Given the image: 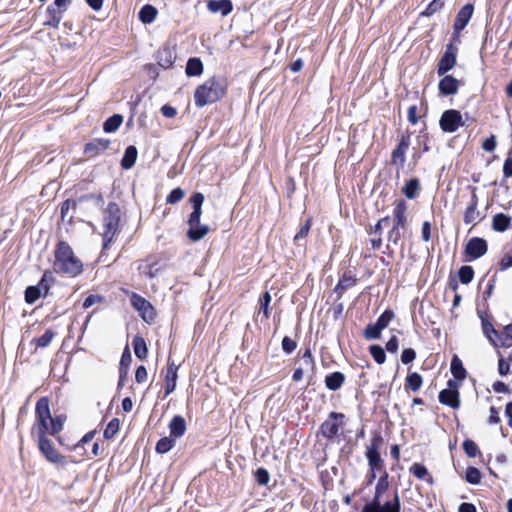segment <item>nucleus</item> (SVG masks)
<instances>
[{
    "instance_id": "f257e3e1",
    "label": "nucleus",
    "mask_w": 512,
    "mask_h": 512,
    "mask_svg": "<svg viewBox=\"0 0 512 512\" xmlns=\"http://www.w3.org/2000/svg\"><path fill=\"white\" fill-rule=\"evenodd\" d=\"M53 269L58 274L76 277L83 271V263L67 242L59 241L54 251Z\"/></svg>"
},
{
    "instance_id": "f03ea898",
    "label": "nucleus",
    "mask_w": 512,
    "mask_h": 512,
    "mask_svg": "<svg viewBox=\"0 0 512 512\" xmlns=\"http://www.w3.org/2000/svg\"><path fill=\"white\" fill-rule=\"evenodd\" d=\"M388 488V473L384 471L376 484L373 500L365 504L361 512H401V502L397 490H395L392 500L381 503L380 498Z\"/></svg>"
},
{
    "instance_id": "7ed1b4c3",
    "label": "nucleus",
    "mask_w": 512,
    "mask_h": 512,
    "mask_svg": "<svg viewBox=\"0 0 512 512\" xmlns=\"http://www.w3.org/2000/svg\"><path fill=\"white\" fill-rule=\"evenodd\" d=\"M227 83L222 77H211L198 86L194 93V101L197 107L215 103L226 94Z\"/></svg>"
},
{
    "instance_id": "20e7f679",
    "label": "nucleus",
    "mask_w": 512,
    "mask_h": 512,
    "mask_svg": "<svg viewBox=\"0 0 512 512\" xmlns=\"http://www.w3.org/2000/svg\"><path fill=\"white\" fill-rule=\"evenodd\" d=\"M120 208L115 202L108 203L103 211V248H107L119 230Z\"/></svg>"
},
{
    "instance_id": "39448f33",
    "label": "nucleus",
    "mask_w": 512,
    "mask_h": 512,
    "mask_svg": "<svg viewBox=\"0 0 512 512\" xmlns=\"http://www.w3.org/2000/svg\"><path fill=\"white\" fill-rule=\"evenodd\" d=\"M36 423L32 429V434L37 438L50 434V423L52 420L49 399L47 397L40 398L35 407Z\"/></svg>"
},
{
    "instance_id": "423d86ee",
    "label": "nucleus",
    "mask_w": 512,
    "mask_h": 512,
    "mask_svg": "<svg viewBox=\"0 0 512 512\" xmlns=\"http://www.w3.org/2000/svg\"><path fill=\"white\" fill-rule=\"evenodd\" d=\"M344 414L331 412L328 418L321 424L319 433L325 438L332 440L339 435L340 429L344 426Z\"/></svg>"
},
{
    "instance_id": "0eeeda50",
    "label": "nucleus",
    "mask_w": 512,
    "mask_h": 512,
    "mask_svg": "<svg viewBox=\"0 0 512 512\" xmlns=\"http://www.w3.org/2000/svg\"><path fill=\"white\" fill-rule=\"evenodd\" d=\"M38 448L47 461L50 463L65 466L67 464L65 456L61 455L54 447L52 441L47 436L37 438Z\"/></svg>"
},
{
    "instance_id": "6e6552de",
    "label": "nucleus",
    "mask_w": 512,
    "mask_h": 512,
    "mask_svg": "<svg viewBox=\"0 0 512 512\" xmlns=\"http://www.w3.org/2000/svg\"><path fill=\"white\" fill-rule=\"evenodd\" d=\"M131 305L138 311L140 317L147 323L154 321L156 312L154 307L149 301L137 293H132L130 296Z\"/></svg>"
},
{
    "instance_id": "1a4fd4ad",
    "label": "nucleus",
    "mask_w": 512,
    "mask_h": 512,
    "mask_svg": "<svg viewBox=\"0 0 512 512\" xmlns=\"http://www.w3.org/2000/svg\"><path fill=\"white\" fill-rule=\"evenodd\" d=\"M439 124L444 132L449 133L455 132L459 127L464 125L461 113L455 109L444 111Z\"/></svg>"
},
{
    "instance_id": "9d476101",
    "label": "nucleus",
    "mask_w": 512,
    "mask_h": 512,
    "mask_svg": "<svg viewBox=\"0 0 512 512\" xmlns=\"http://www.w3.org/2000/svg\"><path fill=\"white\" fill-rule=\"evenodd\" d=\"M458 49L453 44H448L446 50L437 65V74L439 76L445 75L448 71L454 68L457 63Z\"/></svg>"
},
{
    "instance_id": "9b49d317",
    "label": "nucleus",
    "mask_w": 512,
    "mask_h": 512,
    "mask_svg": "<svg viewBox=\"0 0 512 512\" xmlns=\"http://www.w3.org/2000/svg\"><path fill=\"white\" fill-rule=\"evenodd\" d=\"M488 246L485 239L480 237L471 238L465 246V254L469 260H475L487 253Z\"/></svg>"
},
{
    "instance_id": "f8f14e48",
    "label": "nucleus",
    "mask_w": 512,
    "mask_h": 512,
    "mask_svg": "<svg viewBox=\"0 0 512 512\" xmlns=\"http://www.w3.org/2000/svg\"><path fill=\"white\" fill-rule=\"evenodd\" d=\"M379 441V439L373 440L370 446L367 447V451L365 453L370 470L373 471H380L383 469V460L379 453Z\"/></svg>"
},
{
    "instance_id": "ddd939ff",
    "label": "nucleus",
    "mask_w": 512,
    "mask_h": 512,
    "mask_svg": "<svg viewBox=\"0 0 512 512\" xmlns=\"http://www.w3.org/2000/svg\"><path fill=\"white\" fill-rule=\"evenodd\" d=\"M410 146V135H402L397 147L392 152V164L402 168L405 163V155Z\"/></svg>"
},
{
    "instance_id": "4468645a",
    "label": "nucleus",
    "mask_w": 512,
    "mask_h": 512,
    "mask_svg": "<svg viewBox=\"0 0 512 512\" xmlns=\"http://www.w3.org/2000/svg\"><path fill=\"white\" fill-rule=\"evenodd\" d=\"M473 11L474 8L472 4H466L460 9L453 26L455 35H459V33L467 26L473 15Z\"/></svg>"
},
{
    "instance_id": "2eb2a0df",
    "label": "nucleus",
    "mask_w": 512,
    "mask_h": 512,
    "mask_svg": "<svg viewBox=\"0 0 512 512\" xmlns=\"http://www.w3.org/2000/svg\"><path fill=\"white\" fill-rule=\"evenodd\" d=\"M192 203L193 211L188 218V226L198 225L202 215V205L204 202V195L202 193H195L190 198Z\"/></svg>"
},
{
    "instance_id": "dca6fc26",
    "label": "nucleus",
    "mask_w": 512,
    "mask_h": 512,
    "mask_svg": "<svg viewBox=\"0 0 512 512\" xmlns=\"http://www.w3.org/2000/svg\"><path fill=\"white\" fill-rule=\"evenodd\" d=\"M394 221L393 225L403 230L408 227V218H407V204L404 200L400 199L396 202L394 211Z\"/></svg>"
},
{
    "instance_id": "f3484780",
    "label": "nucleus",
    "mask_w": 512,
    "mask_h": 512,
    "mask_svg": "<svg viewBox=\"0 0 512 512\" xmlns=\"http://www.w3.org/2000/svg\"><path fill=\"white\" fill-rule=\"evenodd\" d=\"M478 197L475 190L472 192L471 200L464 213V222L466 224H476L480 219V212L477 209Z\"/></svg>"
},
{
    "instance_id": "a211bd4d",
    "label": "nucleus",
    "mask_w": 512,
    "mask_h": 512,
    "mask_svg": "<svg viewBox=\"0 0 512 512\" xmlns=\"http://www.w3.org/2000/svg\"><path fill=\"white\" fill-rule=\"evenodd\" d=\"M460 82L451 75L444 76L438 84L439 91L442 95L449 96L457 93Z\"/></svg>"
},
{
    "instance_id": "6ab92c4d",
    "label": "nucleus",
    "mask_w": 512,
    "mask_h": 512,
    "mask_svg": "<svg viewBox=\"0 0 512 512\" xmlns=\"http://www.w3.org/2000/svg\"><path fill=\"white\" fill-rule=\"evenodd\" d=\"M438 398L440 403L454 409L460 406L459 392L456 389H443L440 391Z\"/></svg>"
},
{
    "instance_id": "aec40b11",
    "label": "nucleus",
    "mask_w": 512,
    "mask_h": 512,
    "mask_svg": "<svg viewBox=\"0 0 512 512\" xmlns=\"http://www.w3.org/2000/svg\"><path fill=\"white\" fill-rule=\"evenodd\" d=\"M110 145L109 139L96 138L85 145V153L90 157L96 156L104 152Z\"/></svg>"
},
{
    "instance_id": "412c9836",
    "label": "nucleus",
    "mask_w": 512,
    "mask_h": 512,
    "mask_svg": "<svg viewBox=\"0 0 512 512\" xmlns=\"http://www.w3.org/2000/svg\"><path fill=\"white\" fill-rule=\"evenodd\" d=\"M178 367L172 362L168 364L165 375V397L171 394L176 388Z\"/></svg>"
},
{
    "instance_id": "4be33fe9",
    "label": "nucleus",
    "mask_w": 512,
    "mask_h": 512,
    "mask_svg": "<svg viewBox=\"0 0 512 512\" xmlns=\"http://www.w3.org/2000/svg\"><path fill=\"white\" fill-rule=\"evenodd\" d=\"M207 8L211 13H221L226 16L233 10V5L230 0H209Z\"/></svg>"
},
{
    "instance_id": "5701e85b",
    "label": "nucleus",
    "mask_w": 512,
    "mask_h": 512,
    "mask_svg": "<svg viewBox=\"0 0 512 512\" xmlns=\"http://www.w3.org/2000/svg\"><path fill=\"white\" fill-rule=\"evenodd\" d=\"M170 436L179 438L185 434L186 422L182 416L176 415L169 423Z\"/></svg>"
},
{
    "instance_id": "b1692460",
    "label": "nucleus",
    "mask_w": 512,
    "mask_h": 512,
    "mask_svg": "<svg viewBox=\"0 0 512 512\" xmlns=\"http://www.w3.org/2000/svg\"><path fill=\"white\" fill-rule=\"evenodd\" d=\"M62 12L54 6H48L46 10V20L44 21L45 26L57 28L62 20Z\"/></svg>"
},
{
    "instance_id": "393cba45",
    "label": "nucleus",
    "mask_w": 512,
    "mask_h": 512,
    "mask_svg": "<svg viewBox=\"0 0 512 512\" xmlns=\"http://www.w3.org/2000/svg\"><path fill=\"white\" fill-rule=\"evenodd\" d=\"M345 381V376L342 372H333L325 377V385L331 391H336L341 388Z\"/></svg>"
},
{
    "instance_id": "a878e982",
    "label": "nucleus",
    "mask_w": 512,
    "mask_h": 512,
    "mask_svg": "<svg viewBox=\"0 0 512 512\" xmlns=\"http://www.w3.org/2000/svg\"><path fill=\"white\" fill-rule=\"evenodd\" d=\"M511 226V217L504 214L498 213L493 217L492 228L497 232H504Z\"/></svg>"
},
{
    "instance_id": "bb28decb",
    "label": "nucleus",
    "mask_w": 512,
    "mask_h": 512,
    "mask_svg": "<svg viewBox=\"0 0 512 512\" xmlns=\"http://www.w3.org/2000/svg\"><path fill=\"white\" fill-rule=\"evenodd\" d=\"M450 370L456 380L463 381L466 378L467 371L457 355L452 357Z\"/></svg>"
},
{
    "instance_id": "cd10ccee",
    "label": "nucleus",
    "mask_w": 512,
    "mask_h": 512,
    "mask_svg": "<svg viewBox=\"0 0 512 512\" xmlns=\"http://www.w3.org/2000/svg\"><path fill=\"white\" fill-rule=\"evenodd\" d=\"M137 148L133 145H130L126 148L124 152V156L121 160V166L123 169H130L135 165L137 159Z\"/></svg>"
},
{
    "instance_id": "c85d7f7f",
    "label": "nucleus",
    "mask_w": 512,
    "mask_h": 512,
    "mask_svg": "<svg viewBox=\"0 0 512 512\" xmlns=\"http://www.w3.org/2000/svg\"><path fill=\"white\" fill-rule=\"evenodd\" d=\"M208 232L209 227L198 222V225L189 226L187 236L190 240L196 242L203 239L208 234Z\"/></svg>"
},
{
    "instance_id": "c756f323",
    "label": "nucleus",
    "mask_w": 512,
    "mask_h": 512,
    "mask_svg": "<svg viewBox=\"0 0 512 512\" xmlns=\"http://www.w3.org/2000/svg\"><path fill=\"white\" fill-rule=\"evenodd\" d=\"M157 16V9L152 5H144L139 12V19L144 24L152 23Z\"/></svg>"
},
{
    "instance_id": "7c9ffc66",
    "label": "nucleus",
    "mask_w": 512,
    "mask_h": 512,
    "mask_svg": "<svg viewBox=\"0 0 512 512\" xmlns=\"http://www.w3.org/2000/svg\"><path fill=\"white\" fill-rule=\"evenodd\" d=\"M420 189V182L417 178H412L406 182L402 188V192L408 199H414Z\"/></svg>"
},
{
    "instance_id": "2f4dec72",
    "label": "nucleus",
    "mask_w": 512,
    "mask_h": 512,
    "mask_svg": "<svg viewBox=\"0 0 512 512\" xmlns=\"http://www.w3.org/2000/svg\"><path fill=\"white\" fill-rule=\"evenodd\" d=\"M135 355L139 359H145L147 357L148 349L145 340L140 336H135L132 341Z\"/></svg>"
},
{
    "instance_id": "473e14b6",
    "label": "nucleus",
    "mask_w": 512,
    "mask_h": 512,
    "mask_svg": "<svg viewBox=\"0 0 512 512\" xmlns=\"http://www.w3.org/2000/svg\"><path fill=\"white\" fill-rule=\"evenodd\" d=\"M203 73V64L199 58H190L186 64L188 76H199Z\"/></svg>"
},
{
    "instance_id": "72a5a7b5",
    "label": "nucleus",
    "mask_w": 512,
    "mask_h": 512,
    "mask_svg": "<svg viewBox=\"0 0 512 512\" xmlns=\"http://www.w3.org/2000/svg\"><path fill=\"white\" fill-rule=\"evenodd\" d=\"M123 122V117L120 114H114L109 117L103 124V129L107 133L115 132Z\"/></svg>"
},
{
    "instance_id": "f704fd0d",
    "label": "nucleus",
    "mask_w": 512,
    "mask_h": 512,
    "mask_svg": "<svg viewBox=\"0 0 512 512\" xmlns=\"http://www.w3.org/2000/svg\"><path fill=\"white\" fill-rule=\"evenodd\" d=\"M423 380L419 373L413 372L407 375L405 388L416 392L422 386Z\"/></svg>"
},
{
    "instance_id": "c9c22d12",
    "label": "nucleus",
    "mask_w": 512,
    "mask_h": 512,
    "mask_svg": "<svg viewBox=\"0 0 512 512\" xmlns=\"http://www.w3.org/2000/svg\"><path fill=\"white\" fill-rule=\"evenodd\" d=\"M482 330H483V333L485 334V336L487 337V339L489 340V342L492 345H494L495 347H497L498 344L494 337L498 338L499 335H498L497 330L493 327V325L488 320L482 319Z\"/></svg>"
},
{
    "instance_id": "e433bc0d",
    "label": "nucleus",
    "mask_w": 512,
    "mask_h": 512,
    "mask_svg": "<svg viewBox=\"0 0 512 512\" xmlns=\"http://www.w3.org/2000/svg\"><path fill=\"white\" fill-rule=\"evenodd\" d=\"M175 446V440L173 437H163L157 443L155 450L159 454H165L169 452Z\"/></svg>"
},
{
    "instance_id": "4c0bfd02",
    "label": "nucleus",
    "mask_w": 512,
    "mask_h": 512,
    "mask_svg": "<svg viewBox=\"0 0 512 512\" xmlns=\"http://www.w3.org/2000/svg\"><path fill=\"white\" fill-rule=\"evenodd\" d=\"M459 280L462 284H469L474 277V270L471 266L464 265L458 271Z\"/></svg>"
},
{
    "instance_id": "58836bf2",
    "label": "nucleus",
    "mask_w": 512,
    "mask_h": 512,
    "mask_svg": "<svg viewBox=\"0 0 512 512\" xmlns=\"http://www.w3.org/2000/svg\"><path fill=\"white\" fill-rule=\"evenodd\" d=\"M41 296L42 293L36 285L28 286L25 290V301L28 304L35 303Z\"/></svg>"
},
{
    "instance_id": "ea45409f",
    "label": "nucleus",
    "mask_w": 512,
    "mask_h": 512,
    "mask_svg": "<svg viewBox=\"0 0 512 512\" xmlns=\"http://www.w3.org/2000/svg\"><path fill=\"white\" fill-rule=\"evenodd\" d=\"M65 420V415H59L54 418L52 417L50 423V435H57L63 429Z\"/></svg>"
},
{
    "instance_id": "a19ab883",
    "label": "nucleus",
    "mask_w": 512,
    "mask_h": 512,
    "mask_svg": "<svg viewBox=\"0 0 512 512\" xmlns=\"http://www.w3.org/2000/svg\"><path fill=\"white\" fill-rule=\"evenodd\" d=\"M370 354L378 364H383L386 360L384 349L379 345H371L369 348Z\"/></svg>"
},
{
    "instance_id": "79ce46f5",
    "label": "nucleus",
    "mask_w": 512,
    "mask_h": 512,
    "mask_svg": "<svg viewBox=\"0 0 512 512\" xmlns=\"http://www.w3.org/2000/svg\"><path fill=\"white\" fill-rule=\"evenodd\" d=\"M119 420L117 418H113L106 426L104 430V438L105 439H112L117 432L119 431Z\"/></svg>"
},
{
    "instance_id": "37998d69",
    "label": "nucleus",
    "mask_w": 512,
    "mask_h": 512,
    "mask_svg": "<svg viewBox=\"0 0 512 512\" xmlns=\"http://www.w3.org/2000/svg\"><path fill=\"white\" fill-rule=\"evenodd\" d=\"M394 318V313L392 310H385L377 319L375 324L381 329L384 330L391 320Z\"/></svg>"
},
{
    "instance_id": "c03bdc74",
    "label": "nucleus",
    "mask_w": 512,
    "mask_h": 512,
    "mask_svg": "<svg viewBox=\"0 0 512 512\" xmlns=\"http://www.w3.org/2000/svg\"><path fill=\"white\" fill-rule=\"evenodd\" d=\"M465 479L468 483L476 485L481 481V473L476 467H469L466 470Z\"/></svg>"
},
{
    "instance_id": "a18cd8bd",
    "label": "nucleus",
    "mask_w": 512,
    "mask_h": 512,
    "mask_svg": "<svg viewBox=\"0 0 512 512\" xmlns=\"http://www.w3.org/2000/svg\"><path fill=\"white\" fill-rule=\"evenodd\" d=\"M51 280L52 276L50 272H45L40 281L38 282V284L36 285V287H38L39 290L41 291L42 296H46L48 294Z\"/></svg>"
},
{
    "instance_id": "49530a36",
    "label": "nucleus",
    "mask_w": 512,
    "mask_h": 512,
    "mask_svg": "<svg viewBox=\"0 0 512 512\" xmlns=\"http://www.w3.org/2000/svg\"><path fill=\"white\" fill-rule=\"evenodd\" d=\"M54 336H55V333L52 330L48 329L44 332V334L42 336H40L39 338H36L34 341H35L37 347L45 348L51 343Z\"/></svg>"
},
{
    "instance_id": "de8ad7c7",
    "label": "nucleus",
    "mask_w": 512,
    "mask_h": 512,
    "mask_svg": "<svg viewBox=\"0 0 512 512\" xmlns=\"http://www.w3.org/2000/svg\"><path fill=\"white\" fill-rule=\"evenodd\" d=\"M381 331L375 323L369 324L364 330V337L368 340L379 339Z\"/></svg>"
},
{
    "instance_id": "09e8293b",
    "label": "nucleus",
    "mask_w": 512,
    "mask_h": 512,
    "mask_svg": "<svg viewBox=\"0 0 512 512\" xmlns=\"http://www.w3.org/2000/svg\"><path fill=\"white\" fill-rule=\"evenodd\" d=\"M463 449L468 457H476L479 454V448L477 444L470 439H466L463 442Z\"/></svg>"
},
{
    "instance_id": "8fccbe9b",
    "label": "nucleus",
    "mask_w": 512,
    "mask_h": 512,
    "mask_svg": "<svg viewBox=\"0 0 512 512\" xmlns=\"http://www.w3.org/2000/svg\"><path fill=\"white\" fill-rule=\"evenodd\" d=\"M444 5V2L442 0H433L429 3V5L426 7V9L421 13L423 16H432L437 11H439Z\"/></svg>"
},
{
    "instance_id": "3c124183",
    "label": "nucleus",
    "mask_w": 512,
    "mask_h": 512,
    "mask_svg": "<svg viewBox=\"0 0 512 512\" xmlns=\"http://www.w3.org/2000/svg\"><path fill=\"white\" fill-rule=\"evenodd\" d=\"M260 302V312H263L266 319L269 318L270 312H269V305L271 302V295L269 292H265L262 297L259 300Z\"/></svg>"
},
{
    "instance_id": "603ef678",
    "label": "nucleus",
    "mask_w": 512,
    "mask_h": 512,
    "mask_svg": "<svg viewBox=\"0 0 512 512\" xmlns=\"http://www.w3.org/2000/svg\"><path fill=\"white\" fill-rule=\"evenodd\" d=\"M184 197V191L181 188L173 189L166 198V202L169 204H176L180 202Z\"/></svg>"
},
{
    "instance_id": "864d4df0",
    "label": "nucleus",
    "mask_w": 512,
    "mask_h": 512,
    "mask_svg": "<svg viewBox=\"0 0 512 512\" xmlns=\"http://www.w3.org/2000/svg\"><path fill=\"white\" fill-rule=\"evenodd\" d=\"M255 478L259 485H267L270 480V474L265 468H258L255 472Z\"/></svg>"
},
{
    "instance_id": "5fc2aeb1",
    "label": "nucleus",
    "mask_w": 512,
    "mask_h": 512,
    "mask_svg": "<svg viewBox=\"0 0 512 512\" xmlns=\"http://www.w3.org/2000/svg\"><path fill=\"white\" fill-rule=\"evenodd\" d=\"M411 473L418 479H425L426 476H428V470L427 468L419 463H414L411 466Z\"/></svg>"
},
{
    "instance_id": "6e6d98bb",
    "label": "nucleus",
    "mask_w": 512,
    "mask_h": 512,
    "mask_svg": "<svg viewBox=\"0 0 512 512\" xmlns=\"http://www.w3.org/2000/svg\"><path fill=\"white\" fill-rule=\"evenodd\" d=\"M402 228L392 226V228L389 230L387 239L389 243H392L393 245H398L400 239H401V230Z\"/></svg>"
},
{
    "instance_id": "4d7b16f0",
    "label": "nucleus",
    "mask_w": 512,
    "mask_h": 512,
    "mask_svg": "<svg viewBox=\"0 0 512 512\" xmlns=\"http://www.w3.org/2000/svg\"><path fill=\"white\" fill-rule=\"evenodd\" d=\"M282 349L285 353L291 354L297 347V344L294 340H292L290 337L285 336L282 339Z\"/></svg>"
},
{
    "instance_id": "13d9d810",
    "label": "nucleus",
    "mask_w": 512,
    "mask_h": 512,
    "mask_svg": "<svg viewBox=\"0 0 512 512\" xmlns=\"http://www.w3.org/2000/svg\"><path fill=\"white\" fill-rule=\"evenodd\" d=\"M416 358V352L412 348H406L402 351L401 362L403 364H409Z\"/></svg>"
},
{
    "instance_id": "bf43d9fd",
    "label": "nucleus",
    "mask_w": 512,
    "mask_h": 512,
    "mask_svg": "<svg viewBox=\"0 0 512 512\" xmlns=\"http://www.w3.org/2000/svg\"><path fill=\"white\" fill-rule=\"evenodd\" d=\"M512 368L510 367L509 362L504 359L502 356H500L498 361V372L501 376H506L510 373V370Z\"/></svg>"
},
{
    "instance_id": "052dcab7",
    "label": "nucleus",
    "mask_w": 512,
    "mask_h": 512,
    "mask_svg": "<svg viewBox=\"0 0 512 512\" xmlns=\"http://www.w3.org/2000/svg\"><path fill=\"white\" fill-rule=\"evenodd\" d=\"M103 300V298L100 295L97 294H90L87 296L83 302V308L87 309L93 306L96 303H99Z\"/></svg>"
},
{
    "instance_id": "680f3d73",
    "label": "nucleus",
    "mask_w": 512,
    "mask_h": 512,
    "mask_svg": "<svg viewBox=\"0 0 512 512\" xmlns=\"http://www.w3.org/2000/svg\"><path fill=\"white\" fill-rule=\"evenodd\" d=\"M310 227H311V223H310V220H307L300 228V230L297 232V234L295 235L294 237V240L295 241H299L303 238H305L308 233H309V230H310Z\"/></svg>"
},
{
    "instance_id": "e2e57ef3",
    "label": "nucleus",
    "mask_w": 512,
    "mask_h": 512,
    "mask_svg": "<svg viewBox=\"0 0 512 512\" xmlns=\"http://www.w3.org/2000/svg\"><path fill=\"white\" fill-rule=\"evenodd\" d=\"M496 139L495 136L492 135L489 138L485 139L482 143V148L487 152H492L496 148Z\"/></svg>"
},
{
    "instance_id": "0e129e2a",
    "label": "nucleus",
    "mask_w": 512,
    "mask_h": 512,
    "mask_svg": "<svg viewBox=\"0 0 512 512\" xmlns=\"http://www.w3.org/2000/svg\"><path fill=\"white\" fill-rule=\"evenodd\" d=\"M421 236L423 241L428 242L431 239V223L428 221H425L422 224L421 228Z\"/></svg>"
},
{
    "instance_id": "69168bd1",
    "label": "nucleus",
    "mask_w": 512,
    "mask_h": 512,
    "mask_svg": "<svg viewBox=\"0 0 512 512\" xmlns=\"http://www.w3.org/2000/svg\"><path fill=\"white\" fill-rule=\"evenodd\" d=\"M147 379V370L144 366H139L135 372V380L137 383H143Z\"/></svg>"
},
{
    "instance_id": "338daca9",
    "label": "nucleus",
    "mask_w": 512,
    "mask_h": 512,
    "mask_svg": "<svg viewBox=\"0 0 512 512\" xmlns=\"http://www.w3.org/2000/svg\"><path fill=\"white\" fill-rule=\"evenodd\" d=\"M512 267V254L505 255L500 262V269L507 270Z\"/></svg>"
},
{
    "instance_id": "774afa93",
    "label": "nucleus",
    "mask_w": 512,
    "mask_h": 512,
    "mask_svg": "<svg viewBox=\"0 0 512 512\" xmlns=\"http://www.w3.org/2000/svg\"><path fill=\"white\" fill-rule=\"evenodd\" d=\"M503 173L505 177H512V158H507L503 164Z\"/></svg>"
}]
</instances>
